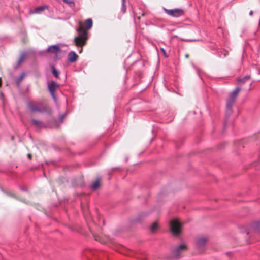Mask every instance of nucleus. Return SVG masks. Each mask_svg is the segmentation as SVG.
Listing matches in <instances>:
<instances>
[{
  "label": "nucleus",
  "mask_w": 260,
  "mask_h": 260,
  "mask_svg": "<svg viewBox=\"0 0 260 260\" xmlns=\"http://www.w3.org/2000/svg\"><path fill=\"white\" fill-rule=\"evenodd\" d=\"M93 25L92 20L91 18L86 19L83 24L81 22L79 23V26L77 29L78 36L75 37L74 41L76 46H84L87 43L88 39V31Z\"/></svg>",
  "instance_id": "f257e3e1"
},
{
  "label": "nucleus",
  "mask_w": 260,
  "mask_h": 260,
  "mask_svg": "<svg viewBox=\"0 0 260 260\" xmlns=\"http://www.w3.org/2000/svg\"><path fill=\"white\" fill-rule=\"evenodd\" d=\"M28 107L32 112L46 113L48 114H51L52 112L51 108L42 102H29L28 103Z\"/></svg>",
  "instance_id": "f03ea898"
},
{
  "label": "nucleus",
  "mask_w": 260,
  "mask_h": 260,
  "mask_svg": "<svg viewBox=\"0 0 260 260\" xmlns=\"http://www.w3.org/2000/svg\"><path fill=\"white\" fill-rule=\"evenodd\" d=\"M187 249V246L184 244L174 247L171 252V257L175 259H178L182 257V252Z\"/></svg>",
  "instance_id": "7ed1b4c3"
},
{
  "label": "nucleus",
  "mask_w": 260,
  "mask_h": 260,
  "mask_svg": "<svg viewBox=\"0 0 260 260\" xmlns=\"http://www.w3.org/2000/svg\"><path fill=\"white\" fill-rule=\"evenodd\" d=\"M170 230L175 236L179 235L181 232L182 224L178 219H173L170 222Z\"/></svg>",
  "instance_id": "20e7f679"
},
{
  "label": "nucleus",
  "mask_w": 260,
  "mask_h": 260,
  "mask_svg": "<svg viewBox=\"0 0 260 260\" xmlns=\"http://www.w3.org/2000/svg\"><path fill=\"white\" fill-rule=\"evenodd\" d=\"M163 10L168 15L174 17H179L184 14V11L182 9H168L166 8H163Z\"/></svg>",
  "instance_id": "39448f33"
},
{
  "label": "nucleus",
  "mask_w": 260,
  "mask_h": 260,
  "mask_svg": "<svg viewBox=\"0 0 260 260\" xmlns=\"http://www.w3.org/2000/svg\"><path fill=\"white\" fill-rule=\"evenodd\" d=\"M208 239L205 237H200L197 238L196 246L200 252H202L205 250V247Z\"/></svg>",
  "instance_id": "423d86ee"
},
{
  "label": "nucleus",
  "mask_w": 260,
  "mask_h": 260,
  "mask_svg": "<svg viewBox=\"0 0 260 260\" xmlns=\"http://www.w3.org/2000/svg\"><path fill=\"white\" fill-rule=\"evenodd\" d=\"M58 87L59 84L55 81H52L48 83V90L53 99H55V91Z\"/></svg>",
  "instance_id": "0eeeda50"
},
{
  "label": "nucleus",
  "mask_w": 260,
  "mask_h": 260,
  "mask_svg": "<svg viewBox=\"0 0 260 260\" xmlns=\"http://www.w3.org/2000/svg\"><path fill=\"white\" fill-rule=\"evenodd\" d=\"M241 90V89L239 87H236L233 92L230 93L229 97L226 100V102L234 104L236 99Z\"/></svg>",
  "instance_id": "6e6552de"
},
{
  "label": "nucleus",
  "mask_w": 260,
  "mask_h": 260,
  "mask_svg": "<svg viewBox=\"0 0 260 260\" xmlns=\"http://www.w3.org/2000/svg\"><path fill=\"white\" fill-rule=\"evenodd\" d=\"M46 51L53 54H57L61 51V49L58 45H54L49 46Z\"/></svg>",
  "instance_id": "1a4fd4ad"
},
{
  "label": "nucleus",
  "mask_w": 260,
  "mask_h": 260,
  "mask_svg": "<svg viewBox=\"0 0 260 260\" xmlns=\"http://www.w3.org/2000/svg\"><path fill=\"white\" fill-rule=\"evenodd\" d=\"M78 58V55L74 51L70 52L68 55V60L71 63L76 62Z\"/></svg>",
  "instance_id": "9d476101"
},
{
  "label": "nucleus",
  "mask_w": 260,
  "mask_h": 260,
  "mask_svg": "<svg viewBox=\"0 0 260 260\" xmlns=\"http://www.w3.org/2000/svg\"><path fill=\"white\" fill-rule=\"evenodd\" d=\"M101 180V177L97 178L96 180L95 181H94L93 182H92V183L90 185V189L92 190H98L100 187Z\"/></svg>",
  "instance_id": "9b49d317"
},
{
  "label": "nucleus",
  "mask_w": 260,
  "mask_h": 260,
  "mask_svg": "<svg viewBox=\"0 0 260 260\" xmlns=\"http://www.w3.org/2000/svg\"><path fill=\"white\" fill-rule=\"evenodd\" d=\"M234 104L226 102V110H225V117L227 118L233 113V105Z\"/></svg>",
  "instance_id": "f8f14e48"
},
{
  "label": "nucleus",
  "mask_w": 260,
  "mask_h": 260,
  "mask_svg": "<svg viewBox=\"0 0 260 260\" xmlns=\"http://www.w3.org/2000/svg\"><path fill=\"white\" fill-rule=\"evenodd\" d=\"M250 227L254 232L260 233V220L251 223Z\"/></svg>",
  "instance_id": "ddd939ff"
},
{
  "label": "nucleus",
  "mask_w": 260,
  "mask_h": 260,
  "mask_svg": "<svg viewBox=\"0 0 260 260\" xmlns=\"http://www.w3.org/2000/svg\"><path fill=\"white\" fill-rule=\"evenodd\" d=\"M32 124L38 128H42L44 126L43 123L41 121L32 119L31 120Z\"/></svg>",
  "instance_id": "4468645a"
},
{
  "label": "nucleus",
  "mask_w": 260,
  "mask_h": 260,
  "mask_svg": "<svg viewBox=\"0 0 260 260\" xmlns=\"http://www.w3.org/2000/svg\"><path fill=\"white\" fill-rule=\"evenodd\" d=\"M47 8H48V7L46 6H39V7L36 8L34 9L33 13H40L41 12H42V11H43L44 10H45V9H46Z\"/></svg>",
  "instance_id": "2eb2a0df"
},
{
  "label": "nucleus",
  "mask_w": 260,
  "mask_h": 260,
  "mask_svg": "<svg viewBox=\"0 0 260 260\" xmlns=\"http://www.w3.org/2000/svg\"><path fill=\"white\" fill-rule=\"evenodd\" d=\"M250 79V75H246L243 78H239L237 80L238 82L240 83L244 84Z\"/></svg>",
  "instance_id": "dca6fc26"
},
{
  "label": "nucleus",
  "mask_w": 260,
  "mask_h": 260,
  "mask_svg": "<svg viewBox=\"0 0 260 260\" xmlns=\"http://www.w3.org/2000/svg\"><path fill=\"white\" fill-rule=\"evenodd\" d=\"M139 11L140 12L135 14V16H136V15L137 14H138V15H141L142 16H145L147 14V11L146 10H144L142 8H139Z\"/></svg>",
  "instance_id": "f3484780"
},
{
  "label": "nucleus",
  "mask_w": 260,
  "mask_h": 260,
  "mask_svg": "<svg viewBox=\"0 0 260 260\" xmlns=\"http://www.w3.org/2000/svg\"><path fill=\"white\" fill-rule=\"evenodd\" d=\"M148 216V214L146 212L141 213L139 216L137 217L136 221L138 222H141V220L143 218H145Z\"/></svg>",
  "instance_id": "a211bd4d"
},
{
  "label": "nucleus",
  "mask_w": 260,
  "mask_h": 260,
  "mask_svg": "<svg viewBox=\"0 0 260 260\" xmlns=\"http://www.w3.org/2000/svg\"><path fill=\"white\" fill-rule=\"evenodd\" d=\"M25 57H26V55H25V53H22L20 55V57H19V59H18V60L17 61V67L20 66L22 63V62L25 59Z\"/></svg>",
  "instance_id": "6ab92c4d"
},
{
  "label": "nucleus",
  "mask_w": 260,
  "mask_h": 260,
  "mask_svg": "<svg viewBox=\"0 0 260 260\" xmlns=\"http://www.w3.org/2000/svg\"><path fill=\"white\" fill-rule=\"evenodd\" d=\"M51 70H52V74H53V75L56 77V78H58L59 77V72L58 71L54 66H52L51 67Z\"/></svg>",
  "instance_id": "aec40b11"
},
{
  "label": "nucleus",
  "mask_w": 260,
  "mask_h": 260,
  "mask_svg": "<svg viewBox=\"0 0 260 260\" xmlns=\"http://www.w3.org/2000/svg\"><path fill=\"white\" fill-rule=\"evenodd\" d=\"M126 10V7L125 5V0H122V5L121 11L124 14L125 13Z\"/></svg>",
  "instance_id": "412c9836"
},
{
  "label": "nucleus",
  "mask_w": 260,
  "mask_h": 260,
  "mask_svg": "<svg viewBox=\"0 0 260 260\" xmlns=\"http://www.w3.org/2000/svg\"><path fill=\"white\" fill-rule=\"evenodd\" d=\"M25 74L24 73H22L18 77V79L16 81L17 84H19L24 79Z\"/></svg>",
  "instance_id": "4be33fe9"
},
{
  "label": "nucleus",
  "mask_w": 260,
  "mask_h": 260,
  "mask_svg": "<svg viewBox=\"0 0 260 260\" xmlns=\"http://www.w3.org/2000/svg\"><path fill=\"white\" fill-rule=\"evenodd\" d=\"M158 224L157 222H154L151 226V231L152 232H154L157 229Z\"/></svg>",
  "instance_id": "5701e85b"
},
{
  "label": "nucleus",
  "mask_w": 260,
  "mask_h": 260,
  "mask_svg": "<svg viewBox=\"0 0 260 260\" xmlns=\"http://www.w3.org/2000/svg\"><path fill=\"white\" fill-rule=\"evenodd\" d=\"M63 1L71 7L74 5V3L72 0H63Z\"/></svg>",
  "instance_id": "b1692460"
},
{
  "label": "nucleus",
  "mask_w": 260,
  "mask_h": 260,
  "mask_svg": "<svg viewBox=\"0 0 260 260\" xmlns=\"http://www.w3.org/2000/svg\"><path fill=\"white\" fill-rule=\"evenodd\" d=\"M160 50L162 52L164 57L165 58H168V55L167 54L165 49L164 48H160Z\"/></svg>",
  "instance_id": "393cba45"
},
{
  "label": "nucleus",
  "mask_w": 260,
  "mask_h": 260,
  "mask_svg": "<svg viewBox=\"0 0 260 260\" xmlns=\"http://www.w3.org/2000/svg\"><path fill=\"white\" fill-rule=\"evenodd\" d=\"M4 192H5V193L7 195V196H10V197H13V198H16V196H15L14 194H13V193H11V192H8V191H5Z\"/></svg>",
  "instance_id": "a878e982"
},
{
  "label": "nucleus",
  "mask_w": 260,
  "mask_h": 260,
  "mask_svg": "<svg viewBox=\"0 0 260 260\" xmlns=\"http://www.w3.org/2000/svg\"><path fill=\"white\" fill-rule=\"evenodd\" d=\"M66 116V114H62L60 117V122H62L63 121L64 118Z\"/></svg>",
  "instance_id": "bb28decb"
},
{
  "label": "nucleus",
  "mask_w": 260,
  "mask_h": 260,
  "mask_svg": "<svg viewBox=\"0 0 260 260\" xmlns=\"http://www.w3.org/2000/svg\"><path fill=\"white\" fill-rule=\"evenodd\" d=\"M95 240L96 241H100V237L99 236H94Z\"/></svg>",
  "instance_id": "cd10ccee"
},
{
  "label": "nucleus",
  "mask_w": 260,
  "mask_h": 260,
  "mask_svg": "<svg viewBox=\"0 0 260 260\" xmlns=\"http://www.w3.org/2000/svg\"><path fill=\"white\" fill-rule=\"evenodd\" d=\"M28 157L29 159H31L32 155L30 154H28Z\"/></svg>",
  "instance_id": "c85d7f7f"
},
{
  "label": "nucleus",
  "mask_w": 260,
  "mask_h": 260,
  "mask_svg": "<svg viewBox=\"0 0 260 260\" xmlns=\"http://www.w3.org/2000/svg\"><path fill=\"white\" fill-rule=\"evenodd\" d=\"M249 15L250 16H252L253 15V11H250V12H249Z\"/></svg>",
  "instance_id": "c756f323"
},
{
  "label": "nucleus",
  "mask_w": 260,
  "mask_h": 260,
  "mask_svg": "<svg viewBox=\"0 0 260 260\" xmlns=\"http://www.w3.org/2000/svg\"><path fill=\"white\" fill-rule=\"evenodd\" d=\"M81 47V46H80ZM83 46L81 47V48H82ZM82 51V48H81L80 51H79V53H81Z\"/></svg>",
  "instance_id": "7c9ffc66"
},
{
  "label": "nucleus",
  "mask_w": 260,
  "mask_h": 260,
  "mask_svg": "<svg viewBox=\"0 0 260 260\" xmlns=\"http://www.w3.org/2000/svg\"><path fill=\"white\" fill-rule=\"evenodd\" d=\"M21 189H22V190H23V191H26L27 190L26 189H25V188H21Z\"/></svg>",
  "instance_id": "2f4dec72"
},
{
  "label": "nucleus",
  "mask_w": 260,
  "mask_h": 260,
  "mask_svg": "<svg viewBox=\"0 0 260 260\" xmlns=\"http://www.w3.org/2000/svg\"><path fill=\"white\" fill-rule=\"evenodd\" d=\"M138 19H140V16H137Z\"/></svg>",
  "instance_id": "473e14b6"
},
{
  "label": "nucleus",
  "mask_w": 260,
  "mask_h": 260,
  "mask_svg": "<svg viewBox=\"0 0 260 260\" xmlns=\"http://www.w3.org/2000/svg\"><path fill=\"white\" fill-rule=\"evenodd\" d=\"M246 234L248 235L250 234V232L249 231H248V232H247Z\"/></svg>",
  "instance_id": "72a5a7b5"
},
{
  "label": "nucleus",
  "mask_w": 260,
  "mask_h": 260,
  "mask_svg": "<svg viewBox=\"0 0 260 260\" xmlns=\"http://www.w3.org/2000/svg\"><path fill=\"white\" fill-rule=\"evenodd\" d=\"M188 56H189V55H188V54L186 55V57H187H187H188Z\"/></svg>",
  "instance_id": "f704fd0d"
}]
</instances>
